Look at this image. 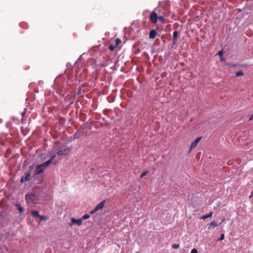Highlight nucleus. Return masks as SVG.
<instances>
[{
  "mask_svg": "<svg viewBox=\"0 0 253 253\" xmlns=\"http://www.w3.org/2000/svg\"><path fill=\"white\" fill-rule=\"evenodd\" d=\"M53 149L57 151V154L58 156L67 155L72 150L71 147H68L65 145H61L59 143L54 144Z\"/></svg>",
  "mask_w": 253,
  "mask_h": 253,
  "instance_id": "obj_1",
  "label": "nucleus"
},
{
  "mask_svg": "<svg viewBox=\"0 0 253 253\" xmlns=\"http://www.w3.org/2000/svg\"><path fill=\"white\" fill-rule=\"evenodd\" d=\"M49 165V161H46L45 163L37 166L34 171V175H37L41 173H42Z\"/></svg>",
  "mask_w": 253,
  "mask_h": 253,
  "instance_id": "obj_2",
  "label": "nucleus"
},
{
  "mask_svg": "<svg viewBox=\"0 0 253 253\" xmlns=\"http://www.w3.org/2000/svg\"><path fill=\"white\" fill-rule=\"evenodd\" d=\"M158 20L161 23H164L165 21L163 16H158L156 12L153 11L150 15V21L153 24H156Z\"/></svg>",
  "mask_w": 253,
  "mask_h": 253,
  "instance_id": "obj_3",
  "label": "nucleus"
},
{
  "mask_svg": "<svg viewBox=\"0 0 253 253\" xmlns=\"http://www.w3.org/2000/svg\"><path fill=\"white\" fill-rule=\"evenodd\" d=\"M25 199L28 203H33L36 200V198L34 194H30L26 195Z\"/></svg>",
  "mask_w": 253,
  "mask_h": 253,
  "instance_id": "obj_4",
  "label": "nucleus"
},
{
  "mask_svg": "<svg viewBox=\"0 0 253 253\" xmlns=\"http://www.w3.org/2000/svg\"><path fill=\"white\" fill-rule=\"evenodd\" d=\"M105 203V201H102V202H101L100 203H99L97 205H96V206L95 207L93 211H91L90 212V213L91 214H92L93 213H94L95 212L100 210H101L102 209H103V208L104 207V204Z\"/></svg>",
  "mask_w": 253,
  "mask_h": 253,
  "instance_id": "obj_5",
  "label": "nucleus"
},
{
  "mask_svg": "<svg viewBox=\"0 0 253 253\" xmlns=\"http://www.w3.org/2000/svg\"><path fill=\"white\" fill-rule=\"evenodd\" d=\"M202 137H197L191 144L189 151H191L193 149L196 147L197 144L202 139Z\"/></svg>",
  "mask_w": 253,
  "mask_h": 253,
  "instance_id": "obj_6",
  "label": "nucleus"
},
{
  "mask_svg": "<svg viewBox=\"0 0 253 253\" xmlns=\"http://www.w3.org/2000/svg\"><path fill=\"white\" fill-rule=\"evenodd\" d=\"M30 176H31V173H30V171L25 172V177H22L21 178L20 181L22 182H23V181H29L30 180Z\"/></svg>",
  "mask_w": 253,
  "mask_h": 253,
  "instance_id": "obj_7",
  "label": "nucleus"
},
{
  "mask_svg": "<svg viewBox=\"0 0 253 253\" xmlns=\"http://www.w3.org/2000/svg\"><path fill=\"white\" fill-rule=\"evenodd\" d=\"M157 35L158 33L155 29L152 30L149 32V38L150 39H154L157 37Z\"/></svg>",
  "mask_w": 253,
  "mask_h": 253,
  "instance_id": "obj_8",
  "label": "nucleus"
},
{
  "mask_svg": "<svg viewBox=\"0 0 253 253\" xmlns=\"http://www.w3.org/2000/svg\"><path fill=\"white\" fill-rule=\"evenodd\" d=\"M71 222L72 224H76L78 226H80L82 224V220L81 219H76L74 218H72Z\"/></svg>",
  "mask_w": 253,
  "mask_h": 253,
  "instance_id": "obj_9",
  "label": "nucleus"
},
{
  "mask_svg": "<svg viewBox=\"0 0 253 253\" xmlns=\"http://www.w3.org/2000/svg\"><path fill=\"white\" fill-rule=\"evenodd\" d=\"M218 226L217 224L215 221H213L210 224L207 225L208 229H211L212 228H214Z\"/></svg>",
  "mask_w": 253,
  "mask_h": 253,
  "instance_id": "obj_10",
  "label": "nucleus"
},
{
  "mask_svg": "<svg viewBox=\"0 0 253 253\" xmlns=\"http://www.w3.org/2000/svg\"><path fill=\"white\" fill-rule=\"evenodd\" d=\"M213 214V212L212 211H211L209 214H207V215H202L201 217V219H205L207 218H209V217H210L212 216Z\"/></svg>",
  "mask_w": 253,
  "mask_h": 253,
  "instance_id": "obj_11",
  "label": "nucleus"
},
{
  "mask_svg": "<svg viewBox=\"0 0 253 253\" xmlns=\"http://www.w3.org/2000/svg\"><path fill=\"white\" fill-rule=\"evenodd\" d=\"M31 214H32V215L34 217H39L40 216L39 212L37 211H32Z\"/></svg>",
  "mask_w": 253,
  "mask_h": 253,
  "instance_id": "obj_12",
  "label": "nucleus"
},
{
  "mask_svg": "<svg viewBox=\"0 0 253 253\" xmlns=\"http://www.w3.org/2000/svg\"><path fill=\"white\" fill-rule=\"evenodd\" d=\"M179 36V33L177 31H174L173 33V41H177V37Z\"/></svg>",
  "mask_w": 253,
  "mask_h": 253,
  "instance_id": "obj_13",
  "label": "nucleus"
},
{
  "mask_svg": "<svg viewBox=\"0 0 253 253\" xmlns=\"http://www.w3.org/2000/svg\"><path fill=\"white\" fill-rule=\"evenodd\" d=\"M15 207L17 208V209L19 211L20 213H22L24 211L23 208L20 206V204H16Z\"/></svg>",
  "mask_w": 253,
  "mask_h": 253,
  "instance_id": "obj_14",
  "label": "nucleus"
},
{
  "mask_svg": "<svg viewBox=\"0 0 253 253\" xmlns=\"http://www.w3.org/2000/svg\"><path fill=\"white\" fill-rule=\"evenodd\" d=\"M122 41L120 39L117 38L115 40V45H116L117 47L118 45L121 43Z\"/></svg>",
  "mask_w": 253,
  "mask_h": 253,
  "instance_id": "obj_15",
  "label": "nucleus"
},
{
  "mask_svg": "<svg viewBox=\"0 0 253 253\" xmlns=\"http://www.w3.org/2000/svg\"><path fill=\"white\" fill-rule=\"evenodd\" d=\"M117 47L116 45H115V44L113 45V44H111V45H109V49L111 50V51H113Z\"/></svg>",
  "mask_w": 253,
  "mask_h": 253,
  "instance_id": "obj_16",
  "label": "nucleus"
},
{
  "mask_svg": "<svg viewBox=\"0 0 253 253\" xmlns=\"http://www.w3.org/2000/svg\"><path fill=\"white\" fill-rule=\"evenodd\" d=\"M89 217H90V215H89V214H85L82 217L81 219H82V220H85V219H88Z\"/></svg>",
  "mask_w": 253,
  "mask_h": 253,
  "instance_id": "obj_17",
  "label": "nucleus"
},
{
  "mask_svg": "<svg viewBox=\"0 0 253 253\" xmlns=\"http://www.w3.org/2000/svg\"><path fill=\"white\" fill-rule=\"evenodd\" d=\"M244 75V73L242 71H239L236 73V76L237 77H240Z\"/></svg>",
  "mask_w": 253,
  "mask_h": 253,
  "instance_id": "obj_18",
  "label": "nucleus"
},
{
  "mask_svg": "<svg viewBox=\"0 0 253 253\" xmlns=\"http://www.w3.org/2000/svg\"><path fill=\"white\" fill-rule=\"evenodd\" d=\"M39 218H40L41 220H45L47 219V217L44 215H40V216L39 217Z\"/></svg>",
  "mask_w": 253,
  "mask_h": 253,
  "instance_id": "obj_19",
  "label": "nucleus"
},
{
  "mask_svg": "<svg viewBox=\"0 0 253 253\" xmlns=\"http://www.w3.org/2000/svg\"><path fill=\"white\" fill-rule=\"evenodd\" d=\"M172 247L173 249H178L179 247V244H174L172 245Z\"/></svg>",
  "mask_w": 253,
  "mask_h": 253,
  "instance_id": "obj_20",
  "label": "nucleus"
},
{
  "mask_svg": "<svg viewBox=\"0 0 253 253\" xmlns=\"http://www.w3.org/2000/svg\"><path fill=\"white\" fill-rule=\"evenodd\" d=\"M148 172H149L148 170H146V171H144V172H143L141 173V177H142L144 176L145 175H146L148 173Z\"/></svg>",
  "mask_w": 253,
  "mask_h": 253,
  "instance_id": "obj_21",
  "label": "nucleus"
},
{
  "mask_svg": "<svg viewBox=\"0 0 253 253\" xmlns=\"http://www.w3.org/2000/svg\"><path fill=\"white\" fill-rule=\"evenodd\" d=\"M55 157H56V155H53V156H52L51 157L50 159V160H49L48 161H49V162H50V164H51V163L52 161V160L55 158Z\"/></svg>",
  "mask_w": 253,
  "mask_h": 253,
  "instance_id": "obj_22",
  "label": "nucleus"
},
{
  "mask_svg": "<svg viewBox=\"0 0 253 253\" xmlns=\"http://www.w3.org/2000/svg\"><path fill=\"white\" fill-rule=\"evenodd\" d=\"M55 157H56V155H53V156H52L51 157L50 159V160H49L48 161H49V162H50V164H51V163L52 161V160L55 158Z\"/></svg>",
  "mask_w": 253,
  "mask_h": 253,
  "instance_id": "obj_23",
  "label": "nucleus"
},
{
  "mask_svg": "<svg viewBox=\"0 0 253 253\" xmlns=\"http://www.w3.org/2000/svg\"><path fill=\"white\" fill-rule=\"evenodd\" d=\"M224 239V234H222L220 238L218 239L219 241L223 240Z\"/></svg>",
  "mask_w": 253,
  "mask_h": 253,
  "instance_id": "obj_24",
  "label": "nucleus"
},
{
  "mask_svg": "<svg viewBox=\"0 0 253 253\" xmlns=\"http://www.w3.org/2000/svg\"><path fill=\"white\" fill-rule=\"evenodd\" d=\"M191 253H198L197 250L196 249H193Z\"/></svg>",
  "mask_w": 253,
  "mask_h": 253,
  "instance_id": "obj_25",
  "label": "nucleus"
},
{
  "mask_svg": "<svg viewBox=\"0 0 253 253\" xmlns=\"http://www.w3.org/2000/svg\"><path fill=\"white\" fill-rule=\"evenodd\" d=\"M176 41H173L172 40V44L173 45H175L176 44Z\"/></svg>",
  "mask_w": 253,
  "mask_h": 253,
  "instance_id": "obj_26",
  "label": "nucleus"
},
{
  "mask_svg": "<svg viewBox=\"0 0 253 253\" xmlns=\"http://www.w3.org/2000/svg\"><path fill=\"white\" fill-rule=\"evenodd\" d=\"M218 54L219 55H221L222 54V51H219L218 53Z\"/></svg>",
  "mask_w": 253,
  "mask_h": 253,
  "instance_id": "obj_27",
  "label": "nucleus"
},
{
  "mask_svg": "<svg viewBox=\"0 0 253 253\" xmlns=\"http://www.w3.org/2000/svg\"><path fill=\"white\" fill-rule=\"evenodd\" d=\"M253 120V114L251 116L249 120L251 121V120Z\"/></svg>",
  "mask_w": 253,
  "mask_h": 253,
  "instance_id": "obj_28",
  "label": "nucleus"
},
{
  "mask_svg": "<svg viewBox=\"0 0 253 253\" xmlns=\"http://www.w3.org/2000/svg\"><path fill=\"white\" fill-rule=\"evenodd\" d=\"M250 198H252V197H253V191L251 193L250 197Z\"/></svg>",
  "mask_w": 253,
  "mask_h": 253,
  "instance_id": "obj_29",
  "label": "nucleus"
},
{
  "mask_svg": "<svg viewBox=\"0 0 253 253\" xmlns=\"http://www.w3.org/2000/svg\"><path fill=\"white\" fill-rule=\"evenodd\" d=\"M24 113H25V112H24L22 114L23 116L24 115Z\"/></svg>",
  "mask_w": 253,
  "mask_h": 253,
  "instance_id": "obj_30",
  "label": "nucleus"
}]
</instances>
